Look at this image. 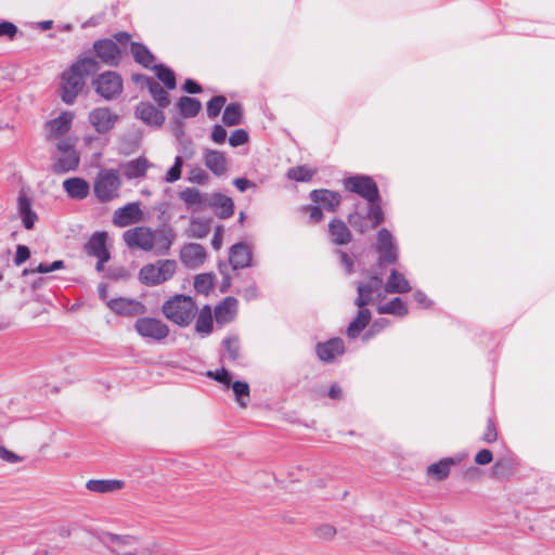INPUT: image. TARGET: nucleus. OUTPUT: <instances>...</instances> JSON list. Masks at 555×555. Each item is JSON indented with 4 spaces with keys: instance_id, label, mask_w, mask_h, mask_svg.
I'll return each mask as SVG.
<instances>
[{
    "instance_id": "f257e3e1",
    "label": "nucleus",
    "mask_w": 555,
    "mask_h": 555,
    "mask_svg": "<svg viewBox=\"0 0 555 555\" xmlns=\"http://www.w3.org/2000/svg\"><path fill=\"white\" fill-rule=\"evenodd\" d=\"M122 238L131 249L137 248L166 256L176 241V232L169 225L155 230L150 227H135L124 232Z\"/></svg>"
},
{
    "instance_id": "f03ea898",
    "label": "nucleus",
    "mask_w": 555,
    "mask_h": 555,
    "mask_svg": "<svg viewBox=\"0 0 555 555\" xmlns=\"http://www.w3.org/2000/svg\"><path fill=\"white\" fill-rule=\"evenodd\" d=\"M99 68L98 61L92 57H85L73 64L62 76L63 101L72 104L85 86V77L94 74Z\"/></svg>"
},
{
    "instance_id": "7ed1b4c3",
    "label": "nucleus",
    "mask_w": 555,
    "mask_h": 555,
    "mask_svg": "<svg viewBox=\"0 0 555 555\" xmlns=\"http://www.w3.org/2000/svg\"><path fill=\"white\" fill-rule=\"evenodd\" d=\"M383 280L378 275H372L366 283L358 284V297L356 305L360 308L356 319L347 327V335L356 338L369 324L371 320V312L364 309L371 300L373 294L382 287Z\"/></svg>"
},
{
    "instance_id": "20e7f679",
    "label": "nucleus",
    "mask_w": 555,
    "mask_h": 555,
    "mask_svg": "<svg viewBox=\"0 0 555 555\" xmlns=\"http://www.w3.org/2000/svg\"><path fill=\"white\" fill-rule=\"evenodd\" d=\"M165 317L180 326L189 325L194 319L197 307L192 297L176 295L163 305Z\"/></svg>"
},
{
    "instance_id": "39448f33",
    "label": "nucleus",
    "mask_w": 555,
    "mask_h": 555,
    "mask_svg": "<svg viewBox=\"0 0 555 555\" xmlns=\"http://www.w3.org/2000/svg\"><path fill=\"white\" fill-rule=\"evenodd\" d=\"M121 180L118 170L101 169L93 182V192L101 203H107L119 197Z\"/></svg>"
},
{
    "instance_id": "423d86ee",
    "label": "nucleus",
    "mask_w": 555,
    "mask_h": 555,
    "mask_svg": "<svg viewBox=\"0 0 555 555\" xmlns=\"http://www.w3.org/2000/svg\"><path fill=\"white\" fill-rule=\"evenodd\" d=\"M177 270V262L170 259L157 260L143 266L139 271V280L147 286L159 285L170 280Z\"/></svg>"
},
{
    "instance_id": "0eeeda50",
    "label": "nucleus",
    "mask_w": 555,
    "mask_h": 555,
    "mask_svg": "<svg viewBox=\"0 0 555 555\" xmlns=\"http://www.w3.org/2000/svg\"><path fill=\"white\" fill-rule=\"evenodd\" d=\"M345 188L359 194L369 203L379 202V192L374 180L369 176H353L345 180Z\"/></svg>"
},
{
    "instance_id": "6e6552de",
    "label": "nucleus",
    "mask_w": 555,
    "mask_h": 555,
    "mask_svg": "<svg viewBox=\"0 0 555 555\" xmlns=\"http://www.w3.org/2000/svg\"><path fill=\"white\" fill-rule=\"evenodd\" d=\"M95 91L105 100H112L122 91V80L115 72H105L94 80Z\"/></svg>"
},
{
    "instance_id": "1a4fd4ad",
    "label": "nucleus",
    "mask_w": 555,
    "mask_h": 555,
    "mask_svg": "<svg viewBox=\"0 0 555 555\" xmlns=\"http://www.w3.org/2000/svg\"><path fill=\"white\" fill-rule=\"evenodd\" d=\"M138 334L145 338L162 340L169 334L168 326L160 320L155 318H140L134 323Z\"/></svg>"
},
{
    "instance_id": "9d476101",
    "label": "nucleus",
    "mask_w": 555,
    "mask_h": 555,
    "mask_svg": "<svg viewBox=\"0 0 555 555\" xmlns=\"http://www.w3.org/2000/svg\"><path fill=\"white\" fill-rule=\"evenodd\" d=\"M96 56L107 66H117L120 63L121 51L112 39H100L93 43Z\"/></svg>"
},
{
    "instance_id": "9b49d317",
    "label": "nucleus",
    "mask_w": 555,
    "mask_h": 555,
    "mask_svg": "<svg viewBox=\"0 0 555 555\" xmlns=\"http://www.w3.org/2000/svg\"><path fill=\"white\" fill-rule=\"evenodd\" d=\"M378 262L395 263L398 260V248L392 234L387 229H380L377 234Z\"/></svg>"
},
{
    "instance_id": "f8f14e48",
    "label": "nucleus",
    "mask_w": 555,
    "mask_h": 555,
    "mask_svg": "<svg viewBox=\"0 0 555 555\" xmlns=\"http://www.w3.org/2000/svg\"><path fill=\"white\" fill-rule=\"evenodd\" d=\"M143 220V211L139 202L129 203L114 211L113 223L116 227L125 228Z\"/></svg>"
},
{
    "instance_id": "ddd939ff",
    "label": "nucleus",
    "mask_w": 555,
    "mask_h": 555,
    "mask_svg": "<svg viewBox=\"0 0 555 555\" xmlns=\"http://www.w3.org/2000/svg\"><path fill=\"white\" fill-rule=\"evenodd\" d=\"M206 257L205 248L197 243L186 244L180 251V260L189 269L199 268L205 262Z\"/></svg>"
},
{
    "instance_id": "4468645a",
    "label": "nucleus",
    "mask_w": 555,
    "mask_h": 555,
    "mask_svg": "<svg viewBox=\"0 0 555 555\" xmlns=\"http://www.w3.org/2000/svg\"><path fill=\"white\" fill-rule=\"evenodd\" d=\"M117 119L118 116L106 107L94 108L89 114V121L99 133L108 132L114 127Z\"/></svg>"
},
{
    "instance_id": "2eb2a0df",
    "label": "nucleus",
    "mask_w": 555,
    "mask_h": 555,
    "mask_svg": "<svg viewBox=\"0 0 555 555\" xmlns=\"http://www.w3.org/2000/svg\"><path fill=\"white\" fill-rule=\"evenodd\" d=\"M112 311L125 317H135L145 313V306L138 300L124 297L112 299L107 302Z\"/></svg>"
},
{
    "instance_id": "dca6fc26",
    "label": "nucleus",
    "mask_w": 555,
    "mask_h": 555,
    "mask_svg": "<svg viewBox=\"0 0 555 555\" xmlns=\"http://www.w3.org/2000/svg\"><path fill=\"white\" fill-rule=\"evenodd\" d=\"M135 542V539L130 535L108 534L106 543L112 554L114 555H154L152 552H139L126 550V546Z\"/></svg>"
},
{
    "instance_id": "f3484780",
    "label": "nucleus",
    "mask_w": 555,
    "mask_h": 555,
    "mask_svg": "<svg viewBox=\"0 0 555 555\" xmlns=\"http://www.w3.org/2000/svg\"><path fill=\"white\" fill-rule=\"evenodd\" d=\"M318 358L323 362H332L345 352V344L340 338H332L315 346Z\"/></svg>"
},
{
    "instance_id": "a211bd4d",
    "label": "nucleus",
    "mask_w": 555,
    "mask_h": 555,
    "mask_svg": "<svg viewBox=\"0 0 555 555\" xmlns=\"http://www.w3.org/2000/svg\"><path fill=\"white\" fill-rule=\"evenodd\" d=\"M74 115L70 112H63L56 118L46 124L47 139L54 140L65 134L72 127Z\"/></svg>"
},
{
    "instance_id": "6ab92c4d",
    "label": "nucleus",
    "mask_w": 555,
    "mask_h": 555,
    "mask_svg": "<svg viewBox=\"0 0 555 555\" xmlns=\"http://www.w3.org/2000/svg\"><path fill=\"white\" fill-rule=\"evenodd\" d=\"M133 80L146 87L152 98L157 102V104L160 107H167L170 104V98L168 92L165 91L163 87L153 78H150L144 75H133Z\"/></svg>"
},
{
    "instance_id": "aec40b11",
    "label": "nucleus",
    "mask_w": 555,
    "mask_h": 555,
    "mask_svg": "<svg viewBox=\"0 0 555 555\" xmlns=\"http://www.w3.org/2000/svg\"><path fill=\"white\" fill-rule=\"evenodd\" d=\"M204 163L207 169H209L215 176H224L228 171V160L224 153L205 149L204 150Z\"/></svg>"
},
{
    "instance_id": "412c9836",
    "label": "nucleus",
    "mask_w": 555,
    "mask_h": 555,
    "mask_svg": "<svg viewBox=\"0 0 555 555\" xmlns=\"http://www.w3.org/2000/svg\"><path fill=\"white\" fill-rule=\"evenodd\" d=\"M310 198L321 208H324L331 212L335 211L341 202V196L338 192L326 189L312 191L310 193Z\"/></svg>"
},
{
    "instance_id": "4be33fe9",
    "label": "nucleus",
    "mask_w": 555,
    "mask_h": 555,
    "mask_svg": "<svg viewBox=\"0 0 555 555\" xmlns=\"http://www.w3.org/2000/svg\"><path fill=\"white\" fill-rule=\"evenodd\" d=\"M135 115L149 126H162L165 121L164 113L150 103H140L137 106Z\"/></svg>"
},
{
    "instance_id": "5701e85b",
    "label": "nucleus",
    "mask_w": 555,
    "mask_h": 555,
    "mask_svg": "<svg viewBox=\"0 0 555 555\" xmlns=\"http://www.w3.org/2000/svg\"><path fill=\"white\" fill-rule=\"evenodd\" d=\"M17 211L26 230H31L38 220L36 211L31 208L30 198L21 193L17 198Z\"/></svg>"
},
{
    "instance_id": "b1692460",
    "label": "nucleus",
    "mask_w": 555,
    "mask_h": 555,
    "mask_svg": "<svg viewBox=\"0 0 555 555\" xmlns=\"http://www.w3.org/2000/svg\"><path fill=\"white\" fill-rule=\"evenodd\" d=\"M229 261L235 270L249 267L251 262V251L249 247L243 243L234 244L230 248Z\"/></svg>"
},
{
    "instance_id": "393cba45",
    "label": "nucleus",
    "mask_w": 555,
    "mask_h": 555,
    "mask_svg": "<svg viewBox=\"0 0 555 555\" xmlns=\"http://www.w3.org/2000/svg\"><path fill=\"white\" fill-rule=\"evenodd\" d=\"M63 189L74 199H85L90 193L89 183L79 177L68 178L63 181Z\"/></svg>"
},
{
    "instance_id": "a878e982",
    "label": "nucleus",
    "mask_w": 555,
    "mask_h": 555,
    "mask_svg": "<svg viewBox=\"0 0 555 555\" xmlns=\"http://www.w3.org/2000/svg\"><path fill=\"white\" fill-rule=\"evenodd\" d=\"M107 243V233L95 232L86 245V251L89 256L100 257L103 256V259H109L111 255L106 246Z\"/></svg>"
},
{
    "instance_id": "bb28decb",
    "label": "nucleus",
    "mask_w": 555,
    "mask_h": 555,
    "mask_svg": "<svg viewBox=\"0 0 555 555\" xmlns=\"http://www.w3.org/2000/svg\"><path fill=\"white\" fill-rule=\"evenodd\" d=\"M236 312L237 300L234 297H227L215 308V318L218 323L225 324L234 319Z\"/></svg>"
},
{
    "instance_id": "cd10ccee",
    "label": "nucleus",
    "mask_w": 555,
    "mask_h": 555,
    "mask_svg": "<svg viewBox=\"0 0 555 555\" xmlns=\"http://www.w3.org/2000/svg\"><path fill=\"white\" fill-rule=\"evenodd\" d=\"M125 482L118 479H90L86 483V488L95 493H113L121 490Z\"/></svg>"
},
{
    "instance_id": "c85d7f7f",
    "label": "nucleus",
    "mask_w": 555,
    "mask_h": 555,
    "mask_svg": "<svg viewBox=\"0 0 555 555\" xmlns=\"http://www.w3.org/2000/svg\"><path fill=\"white\" fill-rule=\"evenodd\" d=\"M52 171L57 175L74 171L79 166V156L76 152H70L61 156L53 157Z\"/></svg>"
},
{
    "instance_id": "c756f323",
    "label": "nucleus",
    "mask_w": 555,
    "mask_h": 555,
    "mask_svg": "<svg viewBox=\"0 0 555 555\" xmlns=\"http://www.w3.org/2000/svg\"><path fill=\"white\" fill-rule=\"evenodd\" d=\"M328 233L333 243L336 245H346L351 242L352 235L344 221L333 219L328 224Z\"/></svg>"
},
{
    "instance_id": "7c9ffc66",
    "label": "nucleus",
    "mask_w": 555,
    "mask_h": 555,
    "mask_svg": "<svg viewBox=\"0 0 555 555\" xmlns=\"http://www.w3.org/2000/svg\"><path fill=\"white\" fill-rule=\"evenodd\" d=\"M385 291L389 294H405L411 291V285L402 273L393 269L385 284Z\"/></svg>"
},
{
    "instance_id": "2f4dec72",
    "label": "nucleus",
    "mask_w": 555,
    "mask_h": 555,
    "mask_svg": "<svg viewBox=\"0 0 555 555\" xmlns=\"http://www.w3.org/2000/svg\"><path fill=\"white\" fill-rule=\"evenodd\" d=\"M209 205L215 209V214L221 219L229 218L234 212L233 201L222 194L214 195Z\"/></svg>"
},
{
    "instance_id": "473e14b6",
    "label": "nucleus",
    "mask_w": 555,
    "mask_h": 555,
    "mask_svg": "<svg viewBox=\"0 0 555 555\" xmlns=\"http://www.w3.org/2000/svg\"><path fill=\"white\" fill-rule=\"evenodd\" d=\"M460 460L453 457H444L437 463H433L427 467V474L437 480L446 479L452 466L456 465Z\"/></svg>"
},
{
    "instance_id": "72a5a7b5",
    "label": "nucleus",
    "mask_w": 555,
    "mask_h": 555,
    "mask_svg": "<svg viewBox=\"0 0 555 555\" xmlns=\"http://www.w3.org/2000/svg\"><path fill=\"white\" fill-rule=\"evenodd\" d=\"M152 165L149 163L146 158L139 157L124 165V175L128 179L141 178L145 175V172Z\"/></svg>"
},
{
    "instance_id": "f704fd0d",
    "label": "nucleus",
    "mask_w": 555,
    "mask_h": 555,
    "mask_svg": "<svg viewBox=\"0 0 555 555\" xmlns=\"http://www.w3.org/2000/svg\"><path fill=\"white\" fill-rule=\"evenodd\" d=\"M514 462L508 457L496 460L491 468V476L495 479L505 480L514 474Z\"/></svg>"
},
{
    "instance_id": "c9c22d12",
    "label": "nucleus",
    "mask_w": 555,
    "mask_h": 555,
    "mask_svg": "<svg viewBox=\"0 0 555 555\" xmlns=\"http://www.w3.org/2000/svg\"><path fill=\"white\" fill-rule=\"evenodd\" d=\"M377 312L379 314H393L398 317H404L408 314L409 311L404 301L401 298L396 297L390 301L378 306Z\"/></svg>"
},
{
    "instance_id": "e433bc0d",
    "label": "nucleus",
    "mask_w": 555,
    "mask_h": 555,
    "mask_svg": "<svg viewBox=\"0 0 555 555\" xmlns=\"http://www.w3.org/2000/svg\"><path fill=\"white\" fill-rule=\"evenodd\" d=\"M131 53L135 60V62L140 63L144 67H152L154 64V55L150 52V50L138 42L131 43Z\"/></svg>"
},
{
    "instance_id": "4c0bfd02",
    "label": "nucleus",
    "mask_w": 555,
    "mask_h": 555,
    "mask_svg": "<svg viewBox=\"0 0 555 555\" xmlns=\"http://www.w3.org/2000/svg\"><path fill=\"white\" fill-rule=\"evenodd\" d=\"M178 107L183 117H195L202 108V104L197 99L182 96L178 102Z\"/></svg>"
},
{
    "instance_id": "58836bf2",
    "label": "nucleus",
    "mask_w": 555,
    "mask_h": 555,
    "mask_svg": "<svg viewBox=\"0 0 555 555\" xmlns=\"http://www.w3.org/2000/svg\"><path fill=\"white\" fill-rule=\"evenodd\" d=\"M195 330L204 335H208L212 331V315L209 306H205L198 313L195 323Z\"/></svg>"
},
{
    "instance_id": "ea45409f",
    "label": "nucleus",
    "mask_w": 555,
    "mask_h": 555,
    "mask_svg": "<svg viewBox=\"0 0 555 555\" xmlns=\"http://www.w3.org/2000/svg\"><path fill=\"white\" fill-rule=\"evenodd\" d=\"M242 115V106L238 103H230L223 112L222 121L228 127L236 126L241 124Z\"/></svg>"
},
{
    "instance_id": "a19ab883",
    "label": "nucleus",
    "mask_w": 555,
    "mask_h": 555,
    "mask_svg": "<svg viewBox=\"0 0 555 555\" xmlns=\"http://www.w3.org/2000/svg\"><path fill=\"white\" fill-rule=\"evenodd\" d=\"M223 354L222 357H227L231 361H236L240 359V350L241 345L240 340L235 336L227 337L222 341Z\"/></svg>"
},
{
    "instance_id": "79ce46f5",
    "label": "nucleus",
    "mask_w": 555,
    "mask_h": 555,
    "mask_svg": "<svg viewBox=\"0 0 555 555\" xmlns=\"http://www.w3.org/2000/svg\"><path fill=\"white\" fill-rule=\"evenodd\" d=\"M209 233V223L206 220L192 218L188 229L190 237L203 238Z\"/></svg>"
},
{
    "instance_id": "37998d69",
    "label": "nucleus",
    "mask_w": 555,
    "mask_h": 555,
    "mask_svg": "<svg viewBox=\"0 0 555 555\" xmlns=\"http://www.w3.org/2000/svg\"><path fill=\"white\" fill-rule=\"evenodd\" d=\"M315 173V169H312L306 165L296 166L287 171V177L298 182H308L312 179Z\"/></svg>"
},
{
    "instance_id": "c03bdc74",
    "label": "nucleus",
    "mask_w": 555,
    "mask_h": 555,
    "mask_svg": "<svg viewBox=\"0 0 555 555\" xmlns=\"http://www.w3.org/2000/svg\"><path fill=\"white\" fill-rule=\"evenodd\" d=\"M179 197L189 206L198 205L205 201L204 195L195 188H186L180 192Z\"/></svg>"
},
{
    "instance_id": "a18cd8bd",
    "label": "nucleus",
    "mask_w": 555,
    "mask_h": 555,
    "mask_svg": "<svg viewBox=\"0 0 555 555\" xmlns=\"http://www.w3.org/2000/svg\"><path fill=\"white\" fill-rule=\"evenodd\" d=\"M215 276L211 273L198 274L194 280V288L199 294H208L214 286Z\"/></svg>"
},
{
    "instance_id": "49530a36",
    "label": "nucleus",
    "mask_w": 555,
    "mask_h": 555,
    "mask_svg": "<svg viewBox=\"0 0 555 555\" xmlns=\"http://www.w3.org/2000/svg\"><path fill=\"white\" fill-rule=\"evenodd\" d=\"M366 218L371 221L372 229L378 227L384 221V212L378 202L369 203Z\"/></svg>"
},
{
    "instance_id": "de8ad7c7",
    "label": "nucleus",
    "mask_w": 555,
    "mask_h": 555,
    "mask_svg": "<svg viewBox=\"0 0 555 555\" xmlns=\"http://www.w3.org/2000/svg\"><path fill=\"white\" fill-rule=\"evenodd\" d=\"M232 389L235 395L236 401L241 406H246L247 401L249 399V386L245 382H234L232 384Z\"/></svg>"
},
{
    "instance_id": "09e8293b",
    "label": "nucleus",
    "mask_w": 555,
    "mask_h": 555,
    "mask_svg": "<svg viewBox=\"0 0 555 555\" xmlns=\"http://www.w3.org/2000/svg\"><path fill=\"white\" fill-rule=\"evenodd\" d=\"M156 75L157 78L164 82L167 89L172 90L176 88V76L170 68L164 65H158L156 66Z\"/></svg>"
},
{
    "instance_id": "8fccbe9b",
    "label": "nucleus",
    "mask_w": 555,
    "mask_h": 555,
    "mask_svg": "<svg viewBox=\"0 0 555 555\" xmlns=\"http://www.w3.org/2000/svg\"><path fill=\"white\" fill-rule=\"evenodd\" d=\"M348 222L354 230L359 231L360 233H365L366 231L372 229L371 224L367 223L366 216H363L358 211L350 214L348 216Z\"/></svg>"
},
{
    "instance_id": "3c124183",
    "label": "nucleus",
    "mask_w": 555,
    "mask_h": 555,
    "mask_svg": "<svg viewBox=\"0 0 555 555\" xmlns=\"http://www.w3.org/2000/svg\"><path fill=\"white\" fill-rule=\"evenodd\" d=\"M227 99L223 95H216L207 103V115L209 118L217 117L225 104Z\"/></svg>"
},
{
    "instance_id": "603ef678",
    "label": "nucleus",
    "mask_w": 555,
    "mask_h": 555,
    "mask_svg": "<svg viewBox=\"0 0 555 555\" xmlns=\"http://www.w3.org/2000/svg\"><path fill=\"white\" fill-rule=\"evenodd\" d=\"M183 166V159L181 156H177L175 158L173 166L167 171L165 176V181L168 183H173L181 178V169Z\"/></svg>"
},
{
    "instance_id": "864d4df0",
    "label": "nucleus",
    "mask_w": 555,
    "mask_h": 555,
    "mask_svg": "<svg viewBox=\"0 0 555 555\" xmlns=\"http://www.w3.org/2000/svg\"><path fill=\"white\" fill-rule=\"evenodd\" d=\"M247 141H248V133L244 129L234 130L229 138L230 145H232L234 147L243 145Z\"/></svg>"
},
{
    "instance_id": "5fc2aeb1",
    "label": "nucleus",
    "mask_w": 555,
    "mask_h": 555,
    "mask_svg": "<svg viewBox=\"0 0 555 555\" xmlns=\"http://www.w3.org/2000/svg\"><path fill=\"white\" fill-rule=\"evenodd\" d=\"M65 268V263L63 260H55L52 263H40L33 272L37 273H49L55 270H61Z\"/></svg>"
},
{
    "instance_id": "6e6d98bb",
    "label": "nucleus",
    "mask_w": 555,
    "mask_h": 555,
    "mask_svg": "<svg viewBox=\"0 0 555 555\" xmlns=\"http://www.w3.org/2000/svg\"><path fill=\"white\" fill-rule=\"evenodd\" d=\"M207 375L209 377H212L215 378L216 380H218L219 383L221 384H224L227 386H230L231 382H232V375L230 374L229 371H227L225 369H221V370H217L215 372L212 371H209L207 373Z\"/></svg>"
},
{
    "instance_id": "4d7b16f0",
    "label": "nucleus",
    "mask_w": 555,
    "mask_h": 555,
    "mask_svg": "<svg viewBox=\"0 0 555 555\" xmlns=\"http://www.w3.org/2000/svg\"><path fill=\"white\" fill-rule=\"evenodd\" d=\"M208 180V175L199 167H194L190 171L189 181L197 184H205Z\"/></svg>"
},
{
    "instance_id": "13d9d810",
    "label": "nucleus",
    "mask_w": 555,
    "mask_h": 555,
    "mask_svg": "<svg viewBox=\"0 0 555 555\" xmlns=\"http://www.w3.org/2000/svg\"><path fill=\"white\" fill-rule=\"evenodd\" d=\"M482 441L487 443H492L498 439V433L494 423L491 420H488L486 431L482 435Z\"/></svg>"
},
{
    "instance_id": "bf43d9fd",
    "label": "nucleus",
    "mask_w": 555,
    "mask_h": 555,
    "mask_svg": "<svg viewBox=\"0 0 555 555\" xmlns=\"http://www.w3.org/2000/svg\"><path fill=\"white\" fill-rule=\"evenodd\" d=\"M30 257V250L25 245H17L16 247V255L14 258V263L16 266L23 264L26 260H28Z\"/></svg>"
},
{
    "instance_id": "052dcab7",
    "label": "nucleus",
    "mask_w": 555,
    "mask_h": 555,
    "mask_svg": "<svg viewBox=\"0 0 555 555\" xmlns=\"http://www.w3.org/2000/svg\"><path fill=\"white\" fill-rule=\"evenodd\" d=\"M315 533L321 539L331 540L336 534V529L332 525H322L317 528Z\"/></svg>"
},
{
    "instance_id": "680f3d73",
    "label": "nucleus",
    "mask_w": 555,
    "mask_h": 555,
    "mask_svg": "<svg viewBox=\"0 0 555 555\" xmlns=\"http://www.w3.org/2000/svg\"><path fill=\"white\" fill-rule=\"evenodd\" d=\"M17 33V27L11 22L0 23V37L12 39Z\"/></svg>"
},
{
    "instance_id": "e2e57ef3",
    "label": "nucleus",
    "mask_w": 555,
    "mask_h": 555,
    "mask_svg": "<svg viewBox=\"0 0 555 555\" xmlns=\"http://www.w3.org/2000/svg\"><path fill=\"white\" fill-rule=\"evenodd\" d=\"M210 138L217 144L224 143L227 139V130L222 126L216 125L212 128Z\"/></svg>"
},
{
    "instance_id": "0e129e2a",
    "label": "nucleus",
    "mask_w": 555,
    "mask_h": 555,
    "mask_svg": "<svg viewBox=\"0 0 555 555\" xmlns=\"http://www.w3.org/2000/svg\"><path fill=\"white\" fill-rule=\"evenodd\" d=\"M492 452L488 449H482L475 455V463L478 465H487L492 462Z\"/></svg>"
},
{
    "instance_id": "69168bd1",
    "label": "nucleus",
    "mask_w": 555,
    "mask_h": 555,
    "mask_svg": "<svg viewBox=\"0 0 555 555\" xmlns=\"http://www.w3.org/2000/svg\"><path fill=\"white\" fill-rule=\"evenodd\" d=\"M56 149L60 153H62V155L70 152H76L74 150V143L70 139H61L56 144Z\"/></svg>"
},
{
    "instance_id": "338daca9",
    "label": "nucleus",
    "mask_w": 555,
    "mask_h": 555,
    "mask_svg": "<svg viewBox=\"0 0 555 555\" xmlns=\"http://www.w3.org/2000/svg\"><path fill=\"white\" fill-rule=\"evenodd\" d=\"M0 459L9 463H17L22 460L17 454L9 451L3 447H0Z\"/></svg>"
},
{
    "instance_id": "774afa93",
    "label": "nucleus",
    "mask_w": 555,
    "mask_h": 555,
    "mask_svg": "<svg viewBox=\"0 0 555 555\" xmlns=\"http://www.w3.org/2000/svg\"><path fill=\"white\" fill-rule=\"evenodd\" d=\"M307 209L309 210L311 222L318 223L323 219V212L320 206H310Z\"/></svg>"
}]
</instances>
